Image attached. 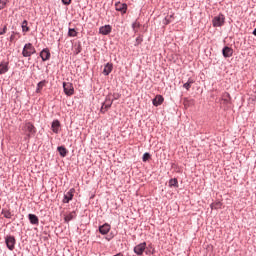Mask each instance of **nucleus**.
Here are the masks:
<instances>
[{"label":"nucleus","mask_w":256,"mask_h":256,"mask_svg":"<svg viewBox=\"0 0 256 256\" xmlns=\"http://www.w3.org/2000/svg\"><path fill=\"white\" fill-rule=\"evenodd\" d=\"M213 27H223L225 25V15L219 14L212 20Z\"/></svg>","instance_id":"4"},{"label":"nucleus","mask_w":256,"mask_h":256,"mask_svg":"<svg viewBox=\"0 0 256 256\" xmlns=\"http://www.w3.org/2000/svg\"><path fill=\"white\" fill-rule=\"evenodd\" d=\"M111 31H112L111 25H105V26L100 27V29H99V33L101 35H109V33H111Z\"/></svg>","instance_id":"12"},{"label":"nucleus","mask_w":256,"mask_h":256,"mask_svg":"<svg viewBox=\"0 0 256 256\" xmlns=\"http://www.w3.org/2000/svg\"><path fill=\"white\" fill-rule=\"evenodd\" d=\"M116 10L122 11L123 13H125V11H127V4H121V3L116 4Z\"/></svg>","instance_id":"22"},{"label":"nucleus","mask_w":256,"mask_h":256,"mask_svg":"<svg viewBox=\"0 0 256 256\" xmlns=\"http://www.w3.org/2000/svg\"><path fill=\"white\" fill-rule=\"evenodd\" d=\"M68 35L69 37H77V31L75 29H69Z\"/></svg>","instance_id":"29"},{"label":"nucleus","mask_w":256,"mask_h":256,"mask_svg":"<svg viewBox=\"0 0 256 256\" xmlns=\"http://www.w3.org/2000/svg\"><path fill=\"white\" fill-rule=\"evenodd\" d=\"M61 127V122L59 120H54L51 125L53 133H59V128Z\"/></svg>","instance_id":"15"},{"label":"nucleus","mask_w":256,"mask_h":256,"mask_svg":"<svg viewBox=\"0 0 256 256\" xmlns=\"http://www.w3.org/2000/svg\"><path fill=\"white\" fill-rule=\"evenodd\" d=\"M37 53V50H35V47L31 43L25 44L22 55L23 57H31V55H35Z\"/></svg>","instance_id":"2"},{"label":"nucleus","mask_w":256,"mask_h":256,"mask_svg":"<svg viewBox=\"0 0 256 256\" xmlns=\"http://www.w3.org/2000/svg\"><path fill=\"white\" fill-rule=\"evenodd\" d=\"M73 193H75V189H70L68 192L64 194V199L62 203H69V201L73 200Z\"/></svg>","instance_id":"8"},{"label":"nucleus","mask_w":256,"mask_h":256,"mask_svg":"<svg viewBox=\"0 0 256 256\" xmlns=\"http://www.w3.org/2000/svg\"><path fill=\"white\" fill-rule=\"evenodd\" d=\"M149 159H151V154H149V153H147V152L144 153L142 160H143L144 162H146V161H149Z\"/></svg>","instance_id":"31"},{"label":"nucleus","mask_w":256,"mask_h":256,"mask_svg":"<svg viewBox=\"0 0 256 256\" xmlns=\"http://www.w3.org/2000/svg\"><path fill=\"white\" fill-rule=\"evenodd\" d=\"M40 57L42 61H49L51 59V52L48 49H44L40 52Z\"/></svg>","instance_id":"9"},{"label":"nucleus","mask_w":256,"mask_h":256,"mask_svg":"<svg viewBox=\"0 0 256 256\" xmlns=\"http://www.w3.org/2000/svg\"><path fill=\"white\" fill-rule=\"evenodd\" d=\"M63 89H64L65 95H68V97H71V95L75 93V88L73 87V84L70 82H64Z\"/></svg>","instance_id":"5"},{"label":"nucleus","mask_w":256,"mask_h":256,"mask_svg":"<svg viewBox=\"0 0 256 256\" xmlns=\"http://www.w3.org/2000/svg\"><path fill=\"white\" fill-rule=\"evenodd\" d=\"M113 99H111V94H109L108 96H106V99L104 101V103L102 104V107L100 109L101 113H105L106 111H108L109 109H111V105H113Z\"/></svg>","instance_id":"3"},{"label":"nucleus","mask_w":256,"mask_h":256,"mask_svg":"<svg viewBox=\"0 0 256 256\" xmlns=\"http://www.w3.org/2000/svg\"><path fill=\"white\" fill-rule=\"evenodd\" d=\"M143 42V39L141 37L136 38V44L135 45H141Z\"/></svg>","instance_id":"32"},{"label":"nucleus","mask_w":256,"mask_h":256,"mask_svg":"<svg viewBox=\"0 0 256 256\" xmlns=\"http://www.w3.org/2000/svg\"><path fill=\"white\" fill-rule=\"evenodd\" d=\"M27 25H28L27 20H24L22 22V31H23V33H28V31H30L29 26H27Z\"/></svg>","instance_id":"26"},{"label":"nucleus","mask_w":256,"mask_h":256,"mask_svg":"<svg viewBox=\"0 0 256 256\" xmlns=\"http://www.w3.org/2000/svg\"><path fill=\"white\" fill-rule=\"evenodd\" d=\"M99 231H100L101 235H107V233H109V231H111V225L106 223L99 227Z\"/></svg>","instance_id":"13"},{"label":"nucleus","mask_w":256,"mask_h":256,"mask_svg":"<svg viewBox=\"0 0 256 256\" xmlns=\"http://www.w3.org/2000/svg\"><path fill=\"white\" fill-rule=\"evenodd\" d=\"M45 85H47V82L45 80L40 81L37 84L36 93H41V89H43L45 87Z\"/></svg>","instance_id":"21"},{"label":"nucleus","mask_w":256,"mask_h":256,"mask_svg":"<svg viewBox=\"0 0 256 256\" xmlns=\"http://www.w3.org/2000/svg\"><path fill=\"white\" fill-rule=\"evenodd\" d=\"M111 71H113V64L112 63H107L104 66L103 75L107 76L111 73Z\"/></svg>","instance_id":"18"},{"label":"nucleus","mask_w":256,"mask_h":256,"mask_svg":"<svg viewBox=\"0 0 256 256\" xmlns=\"http://www.w3.org/2000/svg\"><path fill=\"white\" fill-rule=\"evenodd\" d=\"M2 215L5 217V219H11V217H13L9 210H2Z\"/></svg>","instance_id":"27"},{"label":"nucleus","mask_w":256,"mask_h":256,"mask_svg":"<svg viewBox=\"0 0 256 256\" xmlns=\"http://www.w3.org/2000/svg\"><path fill=\"white\" fill-rule=\"evenodd\" d=\"M57 151L59 152L61 157H67V148H65L64 146H59L57 148Z\"/></svg>","instance_id":"19"},{"label":"nucleus","mask_w":256,"mask_h":256,"mask_svg":"<svg viewBox=\"0 0 256 256\" xmlns=\"http://www.w3.org/2000/svg\"><path fill=\"white\" fill-rule=\"evenodd\" d=\"M210 207L211 209H221V202L212 203Z\"/></svg>","instance_id":"28"},{"label":"nucleus","mask_w":256,"mask_h":256,"mask_svg":"<svg viewBox=\"0 0 256 256\" xmlns=\"http://www.w3.org/2000/svg\"><path fill=\"white\" fill-rule=\"evenodd\" d=\"M7 33V26L3 27V30L0 32V35H5Z\"/></svg>","instance_id":"34"},{"label":"nucleus","mask_w":256,"mask_h":256,"mask_svg":"<svg viewBox=\"0 0 256 256\" xmlns=\"http://www.w3.org/2000/svg\"><path fill=\"white\" fill-rule=\"evenodd\" d=\"M140 27H141V23H139V21H135V22L132 24V29H133L134 33H138Z\"/></svg>","instance_id":"23"},{"label":"nucleus","mask_w":256,"mask_h":256,"mask_svg":"<svg viewBox=\"0 0 256 256\" xmlns=\"http://www.w3.org/2000/svg\"><path fill=\"white\" fill-rule=\"evenodd\" d=\"M253 35H255V37H256V28L253 31Z\"/></svg>","instance_id":"37"},{"label":"nucleus","mask_w":256,"mask_h":256,"mask_svg":"<svg viewBox=\"0 0 256 256\" xmlns=\"http://www.w3.org/2000/svg\"><path fill=\"white\" fill-rule=\"evenodd\" d=\"M5 243L9 251H13V249H15V243H16L15 236H6Z\"/></svg>","instance_id":"6"},{"label":"nucleus","mask_w":256,"mask_h":256,"mask_svg":"<svg viewBox=\"0 0 256 256\" xmlns=\"http://www.w3.org/2000/svg\"><path fill=\"white\" fill-rule=\"evenodd\" d=\"M9 71V62L2 61L0 63V75H5Z\"/></svg>","instance_id":"10"},{"label":"nucleus","mask_w":256,"mask_h":256,"mask_svg":"<svg viewBox=\"0 0 256 256\" xmlns=\"http://www.w3.org/2000/svg\"><path fill=\"white\" fill-rule=\"evenodd\" d=\"M221 101H223L224 105H229V103H231V95L229 92H224L222 94Z\"/></svg>","instance_id":"14"},{"label":"nucleus","mask_w":256,"mask_h":256,"mask_svg":"<svg viewBox=\"0 0 256 256\" xmlns=\"http://www.w3.org/2000/svg\"><path fill=\"white\" fill-rule=\"evenodd\" d=\"M145 249H147V243L142 242L134 247V253H136V255H143Z\"/></svg>","instance_id":"7"},{"label":"nucleus","mask_w":256,"mask_h":256,"mask_svg":"<svg viewBox=\"0 0 256 256\" xmlns=\"http://www.w3.org/2000/svg\"><path fill=\"white\" fill-rule=\"evenodd\" d=\"M64 5H71V0H62Z\"/></svg>","instance_id":"35"},{"label":"nucleus","mask_w":256,"mask_h":256,"mask_svg":"<svg viewBox=\"0 0 256 256\" xmlns=\"http://www.w3.org/2000/svg\"><path fill=\"white\" fill-rule=\"evenodd\" d=\"M22 131L26 134L27 139H31L37 133V128L31 122H24L22 125Z\"/></svg>","instance_id":"1"},{"label":"nucleus","mask_w":256,"mask_h":256,"mask_svg":"<svg viewBox=\"0 0 256 256\" xmlns=\"http://www.w3.org/2000/svg\"><path fill=\"white\" fill-rule=\"evenodd\" d=\"M29 221L32 225H39V218L35 214L28 215Z\"/></svg>","instance_id":"17"},{"label":"nucleus","mask_w":256,"mask_h":256,"mask_svg":"<svg viewBox=\"0 0 256 256\" xmlns=\"http://www.w3.org/2000/svg\"><path fill=\"white\" fill-rule=\"evenodd\" d=\"M75 217H77V214L75 212H71L65 216L64 220L66 221V223H69V221H73Z\"/></svg>","instance_id":"20"},{"label":"nucleus","mask_w":256,"mask_h":256,"mask_svg":"<svg viewBox=\"0 0 256 256\" xmlns=\"http://www.w3.org/2000/svg\"><path fill=\"white\" fill-rule=\"evenodd\" d=\"M169 187H179V182L177 181V178L170 179Z\"/></svg>","instance_id":"24"},{"label":"nucleus","mask_w":256,"mask_h":256,"mask_svg":"<svg viewBox=\"0 0 256 256\" xmlns=\"http://www.w3.org/2000/svg\"><path fill=\"white\" fill-rule=\"evenodd\" d=\"M15 35H17V33L12 32V35L10 36V41L11 42L15 41Z\"/></svg>","instance_id":"33"},{"label":"nucleus","mask_w":256,"mask_h":256,"mask_svg":"<svg viewBox=\"0 0 256 256\" xmlns=\"http://www.w3.org/2000/svg\"><path fill=\"white\" fill-rule=\"evenodd\" d=\"M163 101H165V99L163 98V96L157 95V96L152 100V103H153L154 107H159V105H163Z\"/></svg>","instance_id":"11"},{"label":"nucleus","mask_w":256,"mask_h":256,"mask_svg":"<svg viewBox=\"0 0 256 256\" xmlns=\"http://www.w3.org/2000/svg\"><path fill=\"white\" fill-rule=\"evenodd\" d=\"M121 96L119 94H114V99L117 100L119 99Z\"/></svg>","instance_id":"36"},{"label":"nucleus","mask_w":256,"mask_h":256,"mask_svg":"<svg viewBox=\"0 0 256 256\" xmlns=\"http://www.w3.org/2000/svg\"><path fill=\"white\" fill-rule=\"evenodd\" d=\"M222 54H223V57H226V58L233 57V50L230 47L226 46L223 48Z\"/></svg>","instance_id":"16"},{"label":"nucleus","mask_w":256,"mask_h":256,"mask_svg":"<svg viewBox=\"0 0 256 256\" xmlns=\"http://www.w3.org/2000/svg\"><path fill=\"white\" fill-rule=\"evenodd\" d=\"M7 1H9V0H0V11L2 9H5V7L7 5Z\"/></svg>","instance_id":"30"},{"label":"nucleus","mask_w":256,"mask_h":256,"mask_svg":"<svg viewBox=\"0 0 256 256\" xmlns=\"http://www.w3.org/2000/svg\"><path fill=\"white\" fill-rule=\"evenodd\" d=\"M193 83H194L193 79H188L187 83H185L183 85L184 89L189 91L191 89V85H193Z\"/></svg>","instance_id":"25"}]
</instances>
